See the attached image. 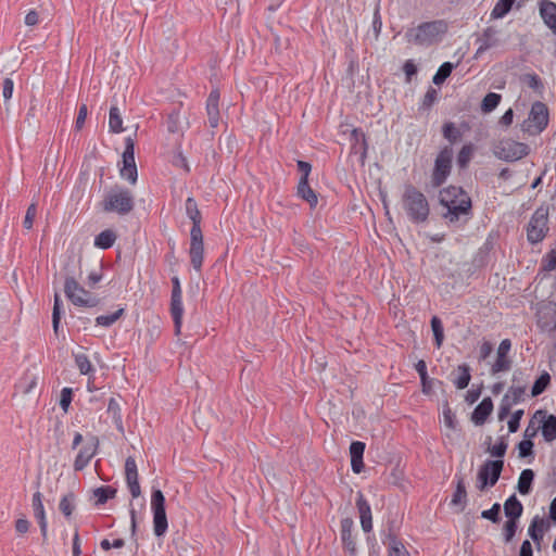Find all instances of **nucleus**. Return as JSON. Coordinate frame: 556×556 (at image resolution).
Listing matches in <instances>:
<instances>
[{"label":"nucleus","mask_w":556,"mask_h":556,"mask_svg":"<svg viewBox=\"0 0 556 556\" xmlns=\"http://www.w3.org/2000/svg\"><path fill=\"white\" fill-rule=\"evenodd\" d=\"M440 203L447 208L444 217L450 222L457 220L459 215L468 214L471 208V200L467 193L454 186L440 191Z\"/></svg>","instance_id":"f257e3e1"},{"label":"nucleus","mask_w":556,"mask_h":556,"mask_svg":"<svg viewBox=\"0 0 556 556\" xmlns=\"http://www.w3.org/2000/svg\"><path fill=\"white\" fill-rule=\"evenodd\" d=\"M124 314V308H119L110 315H101L96 318V323L99 326L110 327Z\"/></svg>","instance_id":"58836bf2"},{"label":"nucleus","mask_w":556,"mask_h":556,"mask_svg":"<svg viewBox=\"0 0 556 556\" xmlns=\"http://www.w3.org/2000/svg\"><path fill=\"white\" fill-rule=\"evenodd\" d=\"M507 446L508 445H507V442L505 441V439L501 438L496 444L488 447V452L492 456L498 457L501 459L502 457H504Z\"/></svg>","instance_id":"de8ad7c7"},{"label":"nucleus","mask_w":556,"mask_h":556,"mask_svg":"<svg viewBox=\"0 0 556 556\" xmlns=\"http://www.w3.org/2000/svg\"><path fill=\"white\" fill-rule=\"evenodd\" d=\"M522 415H523V410L522 409H518V410H516L511 415L510 419L508 420V430H509V432L514 433V432H516L518 430L519 422H520V419H521Z\"/></svg>","instance_id":"864d4df0"},{"label":"nucleus","mask_w":556,"mask_h":556,"mask_svg":"<svg viewBox=\"0 0 556 556\" xmlns=\"http://www.w3.org/2000/svg\"><path fill=\"white\" fill-rule=\"evenodd\" d=\"M523 510L522 504L518 501L516 495H511L504 503V513L508 519L518 520Z\"/></svg>","instance_id":"a878e982"},{"label":"nucleus","mask_w":556,"mask_h":556,"mask_svg":"<svg viewBox=\"0 0 556 556\" xmlns=\"http://www.w3.org/2000/svg\"><path fill=\"white\" fill-rule=\"evenodd\" d=\"M353 529V520L351 518H344L341 521V539L344 544V547L351 553L354 554L356 551L355 541L352 536Z\"/></svg>","instance_id":"5701e85b"},{"label":"nucleus","mask_w":556,"mask_h":556,"mask_svg":"<svg viewBox=\"0 0 556 556\" xmlns=\"http://www.w3.org/2000/svg\"><path fill=\"white\" fill-rule=\"evenodd\" d=\"M533 419H538V424L542 422V434L545 441L552 442L556 439V416H546L545 412L538 410Z\"/></svg>","instance_id":"dca6fc26"},{"label":"nucleus","mask_w":556,"mask_h":556,"mask_svg":"<svg viewBox=\"0 0 556 556\" xmlns=\"http://www.w3.org/2000/svg\"><path fill=\"white\" fill-rule=\"evenodd\" d=\"M75 496L73 493L64 495L60 502V510L70 517L74 510Z\"/></svg>","instance_id":"c03bdc74"},{"label":"nucleus","mask_w":556,"mask_h":556,"mask_svg":"<svg viewBox=\"0 0 556 556\" xmlns=\"http://www.w3.org/2000/svg\"><path fill=\"white\" fill-rule=\"evenodd\" d=\"M453 149L443 148L438 154L432 173V184L434 187L441 186L448 177L452 168Z\"/></svg>","instance_id":"9b49d317"},{"label":"nucleus","mask_w":556,"mask_h":556,"mask_svg":"<svg viewBox=\"0 0 556 556\" xmlns=\"http://www.w3.org/2000/svg\"><path fill=\"white\" fill-rule=\"evenodd\" d=\"M458 370H459L460 375L457 378V380L455 381V384H456L457 389L463 390V389L467 388V386L469 384L471 376L469 372V367L467 365L458 366Z\"/></svg>","instance_id":"a18cd8bd"},{"label":"nucleus","mask_w":556,"mask_h":556,"mask_svg":"<svg viewBox=\"0 0 556 556\" xmlns=\"http://www.w3.org/2000/svg\"><path fill=\"white\" fill-rule=\"evenodd\" d=\"M108 413L112 416L113 421L116 425V428L121 432H123L124 427H123V421H122L121 407H119L118 402L114 397L110 399V401H109Z\"/></svg>","instance_id":"72a5a7b5"},{"label":"nucleus","mask_w":556,"mask_h":556,"mask_svg":"<svg viewBox=\"0 0 556 556\" xmlns=\"http://www.w3.org/2000/svg\"><path fill=\"white\" fill-rule=\"evenodd\" d=\"M466 497H467V492H466L464 479L460 477L457 480L456 490L453 494L451 504L452 505L465 504Z\"/></svg>","instance_id":"4c0bfd02"},{"label":"nucleus","mask_w":556,"mask_h":556,"mask_svg":"<svg viewBox=\"0 0 556 556\" xmlns=\"http://www.w3.org/2000/svg\"><path fill=\"white\" fill-rule=\"evenodd\" d=\"M540 14L544 23L551 28L556 29V4L548 0H543L540 4Z\"/></svg>","instance_id":"b1692460"},{"label":"nucleus","mask_w":556,"mask_h":556,"mask_svg":"<svg viewBox=\"0 0 556 556\" xmlns=\"http://www.w3.org/2000/svg\"><path fill=\"white\" fill-rule=\"evenodd\" d=\"M97 445H98L97 439H92V442L89 445H86L78 453V455L75 459V463H74L75 470H83L88 465L90 459L96 454Z\"/></svg>","instance_id":"4be33fe9"},{"label":"nucleus","mask_w":556,"mask_h":556,"mask_svg":"<svg viewBox=\"0 0 556 556\" xmlns=\"http://www.w3.org/2000/svg\"><path fill=\"white\" fill-rule=\"evenodd\" d=\"M116 494V490L111 486H100L93 490V497L96 498L97 505L104 504L109 498H113Z\"/></svg>","instance_id":"f704fd0d"},{"label":"nucleus","mask_w":556,"mask_h":556,"mask_svg":"<svg viewBox=\"0 0 556 556\" xmlns=\"http://www.w3.org/2000/svg\"><path fill=\"white\" fill-rule=\"evenodd\" d=\"M454 65L450 62L443 63L433 76V83L435 85L442 84L452 73Z\"/></svg>","instance_id":"79ce46f5"},{"label":"nucleus","mask_w":556,"mask_h":556,"mask_svg":"<svg viewBox=\"0 0 556 556\" xmlns=\"http://www.w3.org/2000/svg\"><path fill=\"white\" fill-rule=\"evenodd\" d=\"M298 195L309 203L312 207L316 206L318 199L314 190L308 186L305 178H301L298 185Z\"/></svg>","instance_id":"bb28decb"},{"label":"nucleus","mask_w":556,"mask_h":556,"mask_svg":"<svg viewBox=\"0 0 556 556\" xmlns=\"http://www.w3.org/2000/svg\"><path fill=\"white\" fill-rule=\"evenodd\" d=\"M151 508L153 511V531L156 536H163L168 523L165 513V497L161 490H154L151 496Z\"/></svg>","instance_id":"6e6552de"},{"label":"nucleus","mask_w":556,"mask_h":556,"mask_svg":"<svg viewBox=\"0 0 556 556\" xmlns=\"http://www.w3.org/2000/svg\"><path fill=\"white\" fill-rule=\"evenodd\" d=\"M402 206L413 223H424L428 219L430 207L427 198L412 185L405 187Z\"/></svg>","instance_id":"f03ea898"},{"label":"nucleus","mask_w":556,"mask_h":556,"mask_svg":"<svg viewBox=\"0 0 556 556\" xmlns=\"http://www.w3.org/2000/svg\"><path fill=\"white\" fill-rule=\"evenodd\" d=\"M526 391L525 386H513L509 388L507 393L503 396V402L509 403L511 406L521 402Z\"/></svg>","instance_id":"2f4dec72"},{"label":"nucleus","mask_w":556,"mask_h":556,"mask_svg":"<svg viewBox=\"0 0 556 556\" xmlns=\"http://www.w3.org/2000/svg\"><path fill=\"white\" fill-rule=\"evenodd\" d=\"M121 177L130 184H136L138 178L137 166L135 163V142L134 139L127 137L125 139V150L123 153V166L119 170Z\"/></svg>","instance_id":"f8f14e48"},{"label":"nucleus","mask_w":556,"mask_h":556,"mask_svg":"<svg viewBox=\"0 0 556 556\" xmlns=\"http://www.w3.org/2000/svg\"><path fill=\"white\" fill-rule=\"evenodd\" d=\"M14 89V83L11 78H5L2 86V97L4 101H9L12 98Z\"/></svg>","instance_id":"bf43d9fd"},{"label":"nucleus","mask_w":556,"mask_h":556,"mask_svg":"<svg viewBox=\"0 0 556 556\" xmlns=\"http://www.w3.org/2000/svg\"><path fill=\"white\" fill-rule=\"evenodd\" d=\"M36 214H37L36 204L33 203L28 206L25 218H24L23 224L26 229H31Z\"/></svg>","instance_id":"13d9d810"},{"label":"nucleus","mask_w":556,"mask_h":556,"mask_svg":"<svg viewBox=\"0 0 556 556\" xmlns=\"http://www.w3.org/2000/svg\"><path fill=\"white\" fill-rule=\"evenodd\" d=\"M500 508H501L500 504L495 503L490 509L483 510L481 514V517L484 519H489L493 522H497Z\"/></svg>","instance_id":"5fc2aeb1"},{"label":"nucleus","mask_w":556,"mask_h":556,"mask_svg":"<svg viewBox=\"0 0 556 556\" xmlns=\"http://www.w3.org/2000/svg\"><path fill=\"white\" fill-rule=\"evenodd\" d=\"M497 31L494 28H486L482 36L478 39L479 48L477 49L476 56L482 54L486 50L498 46L500 41L496 37Z\"/></svg>","instance_id":"412c9836"},{"label":"nucleus","mask_w":556,"mask_h":556,"mask_svg":"<svg viewBox=\"0 0 556 556\" xmlns=\"http://www.w3.org/2000/svg\"><path fill=\"white\" fill-rule=\"evenodd\" d=\"M126 481L132 497H139L141 494L137 465L132 457H128L125 463Z\"/></svg>","instance_id":"f3484780"},{"label":"nucleus","mask_w":556,"mask_h":556,"mask_svg":"<svg viewBox=\"0 0 556 556\" xmlns=\"http://www.w3.org/2000/svg\"><path fill=\"white\" fill-rule=\"evenodd\" d=\"M547 223V210L543 207L538 208L532 215L527 228L528 240L531 243H538L544 239L548 230Z\"/></svg>","instance_id":"9d476101"},{"label":"nucleus","mask_w":556,"mask_h":556,"mask_svg":"<svg viewBox=\"0 0 556 556\" xmlns=\"http://www.w3.org/2000/svg\"><path fill=\"white\" fill-rule=\"evenodd\" d=\"M493 351V346L489 341H484L479 350L480 359H485L490 356Z\"/></svg>","instance_id":"774afa93"},{"label":"nucleus","mask_w":556,"mask_h":556,"mask_svg":"<svg viewBox=\"0 0 556 556\" xmlns=\"http://www.w3.org/2000/svg\"><path fill=\"white\" fill-rule=\"evenodd\" d=\"M186 213H187L188 217L192 220L193 225H192L191 229L198 228V231H201V227H200L201 213L198 210V205L192 198H188L186 200Z\"/></svg>","instance_id":"c85d7f7f"},{"label":"nucleus","mask_w":556,"mask_h":556,"mask_svg":"<svg viewBox=\"0 0 556 556\" xmlns=\"http://www.w3.org/2000/svg\"><path fill=\"white\" fill-rule=\"evenodd\" d=\"M504 462L502 459L485 460L479 468L477 473L476 486L479 491H483L488 486H493L498 481Z\"/></svg>","instance_id":"39448f33"},{"label":"nucleus","mask_w":556,"mask_h":556,"mask_svg":"<svg viewBox=\"0 0 556 556\" xmlns=\"http://www.w3.org/2000/svg\"><path fill=\"white\" fill-rule=\"evenodd\" d=\"M511 348V342L509 339H504L496 352V359L491 367V374L496 375L502 371H508L511 368V359L508 357V353Z\"/></svg>","instance_id":"2eb2a0df"},{"label":"nucleus","mask_w":556,"mask_h":556,"mask_svg":"<svg viewBox=\"0 0 556 556\" xmlns=\"http://www.w3.org/2000/svg\"><path fill=\"white\" fill-rule=\"evenodd\" d=\"M219 92L217 90L211 91L206 101V111L208 116V123L212 128H216L219 123Z\"/></svg>","instance_id":"6ab92c4d"},{"label":"nucleus","mask_w":556,"mask_h":556,"mask_svg":"<svg viewBox=\"0 0 556 556\" xmlns=\"http://www.w3.org/2000/svg\"><path fill=\"white\" fill-rule=\"evenodd\" d=\"M109 127L112 132L119 134L124 130L123 119L117 106L113 105L110 110Z\"/></svg>","instance_id":"473e14b6"},{"label":"nucleus","mask_w":556,"mask_h":556,"mask_svg":"<svg viewBox=\"0 0 556 556\" xmlns=\"http://www.w3.org/2000/svg\"><path fill=\"white\" fill-rule=\"evenodd\" d=\"M64 292L67 299L77 306H96L98 301L86 291L74 277L67 276L64 282Z\"/></svg>","instance_id":"1a4fd4ad"},{"label":"nucleus","mask_w":556,"mask_h":556,"mask_svg":"<svg viewBox=\"0 0 556 556\" xmlns=\"http://www.w3.org/2000/svg\"><path fill=\"white\" fill-rule=\"evenodd\" d=\"M493 410V402L490 397H485L482 402L475 408L472 413V421L476 425H482L489 417V415Z\"/></svg>","instance_id":"393cba45"},{"label":"nucleus","mask_w":556,"mask_h":556,"mask_svg":"<svg viewBox=\"0 0 556 556\" xmlns=\"http://www.w3.org/2000/svg\"><path fill=\"white\" fill-rule=\"evenodd\" d=\"M548 124L547 106L540 101L532 104L528 119L523 122L522 129L530 135L542 132Z\"/></svg>","instance_id":"423d86ee"},{"label":"nucleus","mask_w":556,"mask_h":556,"mask_svg":"<svg viewBox=\"0 0 556 556\" xmlns=\"http://www.w3.org/2000/svg\"><path fill=\"white\" fill-rule=\"evenodd\" d=\"M75 363L81 375H90L94 371L93 366L85 354L75 355Z\"/></svg>","instance_id":"ea45409f"},{"label":"nucleus","mask_w":556,"mask_h":556,"mask_svg":"<svg viewBox=\"0 0 556 556\" xmlns=\"http://www.w3.org/2000/svg\"><path fill=\"white\" fill-rule=\"evenodd\" d=\"M116 240V235L114 231L106 229L100 232L94 239V245L100 249H109L111 248Z\"/></svg>","instance_id":"7c9ffc66"},{"label":"nucleus","mask_w":556,"mask_h":556,"mask_svg":"<svg viewBox=\"0 0 556 556\" xmlns=\"http://www.w3.org/2000/svg\"><path fill=\"white\" fill-rule=\"evenodd\" d=\"M87 114H88L87 105L86 104L80 105L79 111H78V116H77L76 123H75L76 129L79 130L83 128L85 121L87 118Z\"/></svg>","instance_id":"0e129e2a"},{"label":"nucleus","mask_w":556,"mask_h":556,"mask_svg":"<svg viewBox=\"0 0 556 556\" xmlns=\"http://www.w3.org/2000/svg\"><path fill=\"white\" fill-rule=\"evenodd\" d=\"M515 0H498L494 5L491 16L493 18L504 17L511 9Z\"/></svg>","instance_id":"c9c22d12"},{"label":"nucleus","mask_w":556,"mask_h":556,"mask_svg":"<svg viewBox=\"0 0 556 556\" xmlns=\"http://www.w3.org/2000/svg\"><path fill=\"white\" fill-rule=\"evenodd\" d=\"M494 155L506 162H515L528 154V146L511 139H503L493 148Z\"/></svg>","instance_id":"0eeeda50"},{"label":"nucleus","mask_w":556,"mask_h":556,"mask_svg":"<svg viewBox=\"0 0 556 556\" xmlns=\"http://www.w3.org/2000/svg\"><path fill=\"white\" fill-rule=\"evenodd\" d=\"M356 506L358 508L361 526L365 532H369L372 529L371 509L367 501L362 494H358L356 500Z\"/></svg>","instance_id":"a211bd4d"},{"label":"nucleus","mask_w":556,"mask_h":556,"mask_svg":"<svg viewBox=\"0 0 556 556\" xmlns=\"http://www.w3.org/2000/svg\"><path fill=\"white\" fill-rule=\"evenodd\" d=\"M545 528L546 521L543 518L535 516L528 529V533L533 541L539 542L543 539Z\"/></svg>","instance_id":"c756f323"},{"label":"nucleus","mask_w":556,"mask_h":556,"mask_svg":"<svg viewBox=\"0 0 556 556\" xmlns=\"http://www.w3.org/2000/svg\"><path fill=\"white\" fill-rule=\"evenodd\" d=\"M61 306L62 301L60 299V295L58 293L54 294V304H53V312H52V325L53 330L55 333H58L59 324L61 319Z\"/></svg>","instance_id":"49530a36"},{"label":"nucleus","mask_w":556,"mask_h":556,"mask_svg":"<svg viewBox=\"0 0 556 556\" xmlns=\"http://www.w3.org/2000/svg\"><path fill=\"white\" fill-rule=\"evenodd\" d=\"M443 136L450 141L455 142L459 137V131L456 129L453 123H446L443 126Z\"/></svg>","instance_id":"3c124183"},{"label":"nucleus","mask_w":556,"mask_h":556,"mask_svg":"<svg viewBox=\"0 0 556 556\" xmlns=\"http://www.w3.org/2000/svg\"><path fill=\"white\" fill-rule=\"evenodd\" d=\"M500 102H501V94L490 92L483 98L482 103H481V110L484 113H490L500 104Z\"/></svg>","instance_id":"e433bc0d"},{"label":"nucleus","mask_w":556,"mask_h":556,"mask_svg":"<svg viewBox=\"0 0 556 556\" xmlns=\"http://www.w3.org/2000/svg\"><path fill=\"white\" fill-rule=\"evenodd\" d=\"M447 25L443 21L428 22L406 33L408 41L420 46H430L441 39L446 33Z\"/></svg>","instance_id":"7ed1b4c3"},{"label":"nucleus","mask_w":556,"mask_h":556,"mask_svg":"<svg viewBox=\"0 0 556 556\" xmlns=\"http://www.w3.org/2000/svg\"><path fill=\"white\" fill-rule=\"evenodd\" d=\"M533 442L530 439H525L518 444L519 456L527 457L532 454Z\"/></svg>","instance_id":"4d7b16f0"},{"label":"nucleus","mask_w":556,"mask_h":556,"mask_svg":"<svg viewBox=\"0 0 556 556\" xmlns=\"http://www.w3.org/2000/svg\"><path fill=\"white\" fill-rule=\"evenodd\" d=\"M173 281V291H172V301H170V313L175 324V334L178 336L180 333L181 324H182V315L184 307L181 301V288L178 277H174Z\"/></svg>","instance_id":"ddd939ff"},{"label":"nucleus","mask_w":556,"mask_h":556,"mask_svg":"<svg viewBox=\"0 0 556 556\" xmlns=\"http://www.w3.org/2000/svg\"><path fill=\"white\" fill-rule=\"evenodd\" d=\"M101 205L104 212L126 215L134 208V195L127 189L115 187L105 194Z\"/></svg>","instance_id":"20e7f679"},{"label":"nucleus","mask_w":556,"mask_h":556,"mask_svg":"<svg viewBox=\"0 0 556 556\" xmlns=\"http://www.w3.org/2000/svg\"><path fill=\"white\" fill-rule=\"evenodd\" d=\"M472 147L464 146L458 153L457 163L460 167H466L472 156Z\"/></svg>","instance_id":"8fccbe9b"},{"label":"nucleus","mask_w":556,"mask_h":556,"mask_svg":"<svg viewBox=\"0 0 556 556\" xmlns=\"http://www.w3.org/2000/svg\"><path fill=\"white\" fill-rule=\"evenodd\" d=\"M534 479V472L532 469H525L521 471L517 490L521 495H528L531 492V485Z\"/></svg>","instance_id":"cd10ccee"},{"label":"nucleus","mask_w":556,"mask_h":556,"mask_svg":"<svg viewBox=\"0 0 556 556\" xmlns=\"http://www.w3.org/2000/svg\"><path fill=\"white\" fill-rule=\"evenodd\" d=\"M190 260L192 267L200 271L202 263H203V256H204V244H203V235L202 230L198 231L197 229L190 230Z\"/></svg>","instance_id":"4468645a"},{"label":"nucleus","mask_w":556,"mask_h":556,"mask_svg":"<svg viewBox=\"0 0 556 556\" xmlns=\"http://www.w3.org/2000/svg\"><path fill=\"white\" fill-rule=\"evenodd\" d=\"M431 328L433 331L435 345L440 348L442 345L444 333H443V326L439 317L433 316L431 319Z\"/></svg>","instance_id":"37998d69"},{"label":"nucleus","mask_w":556,"mask_h":556,"mask_svg":"<svg viewBox=\"0 0 556 556\" xmlns=\"http://www.w3.org/2000/svg\"><path fill=\"white\" fill-rule=\"evenodd\" d=\"M389 556H409V554L401 542L392 540Z\"/></svg>","instance_id":"603ef678"},{"label":"nucleus","mask_w":556,"mask_h":556,"mask_svg":"<svg viewBox=\"0 0 556 556\" xmlns=\"http://www.w3.org/2000/svg\"><path fill=\"white\" fill-rule=\"evenodd\" d=\"M34 514H35V517L38 519L42 536L46 538L48 525H47L45 509L34 510Z\"/></svg>","instance_id":"680f3d73"},{"label":"nucleus","mask_w":556,"mask_h":556,"mask_svg":"<svg viewBox=\"0 0 556 556\" xmlns=\"http://www.w3.org/2000/svg\"><path fill=\"white\" fill-rule=\"evenodd\" d=\"M407 81L417 73V67L412 60H407L403 66Z\"/></svg>","instance_id":"69168bd1"},{"label":"nucleus","mask_w":556,"mask_h":556,"mask_svg":"<svg viewBox=\"0 0 556 556\" xmlns=\"http://www.w3.org/2000/svg\"><path fill=\"white\" fill-rule=\"evenodd\" d=\"M365 451V443L361 441L352 442L350 446L351 466L355 473L362 472L364 468L363 455Z\"/></svg>","instance_id":"aec40b11"},{"label":"nucleus","mask_w":556,"mask_h":556,"mask_svg":"<svg viewBox=\"0 0 556 556\" xmlns=\"http://www.w3.org/2000/svg\"><path fill=\"white\" fill-rule=\"evenodd\" d=\"M71 402H72V389L64 388L61 391V399H60V406L64 409V412L67 410Z\"/></svg>","instance_id":"052dcab7"},{"label":"nucleus","mask_w":556,"mask_h":556,"mask_svg":"<svg viewBox=\"0 0 556 556\" xmlns=\"http://www.w3.org/2000/svg\"><path fill=\"white\" fill-rule=\"evenodd\" d=\"M25 24L27 26H35L39 23V13L36 10L29 11L25 16Z\"/></svg>","instance_id":"338daca9"},{"label":"nucleus","mask_w":556,"mask_h":556,"mask_svg":"<svg viewBox=\"0 0 556 556\" xmlns=\"http://www.w3.org/2000/svg\"><path fill=\"white\" fill-rule=\"evenodd\" d=\"M517 530V520L508 519L504 526L505 541L509 542L514 538Z\"/></svg>","instance_id":"6e6d98bb"},{"label":"nucleus","mask_w":556,"mask_h":556,"mask_svg":"<svg viewBox=\"0 0 556 556\" xmlns=\"http://www.w3.org/2000/svg\"><path fill=\"white\" fill-rule=\"evenodd\" d=\"M542 269L552 271L556 269V250L549 251L542 260Z\"/></svg>","instance_id":"09e8293b"},{"label":"nucleus","mask_w":556,"mask_h":556,"mask_svg":"<svg viewBox=\"0 0 556 556\" xmlns=\"http://www.w3.org/2000/svg\"><path fill=\"white\" fill-rule=\"evenodd\" d=\"M443 421L446 428L451 430H454L456 428V420L450 408L444 409Z\"/></svg>","instance_id":"e2e57ef3"},{"label":"nucleus","mask_w":556,"mask_h":556,"mask_svg":"<svg viewBox=\"0 0 556 556\" xmlns=\"http://www.w3.org/2000/svg\"><path fill=\"white\" fill-rule=\"evenodd\" d=\"M551 381V377L547 372H543L534 382L533 387H532V390H531V394L532 396H538L540 395L541 393L544 392V390L546 389V387L548 386Z\"/></svg>","instance_id":"a19ab883"}]
</instances>
